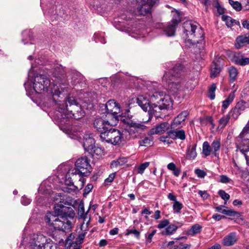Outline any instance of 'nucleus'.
Returning <instances> with one entry per match:
<instances>
[{
  "label": "nucleus",
  "instance_id": "obj_1",
  "mask_svg": "<svg viewBox=\"0 0 249 249\" xmlns=\"http://www.w3.org/2000/svg\"><path fill=\"white\" fill-rule=\"evenodd\" d=\"M53 87L50 93L53 96L52 101L54 103L55 110L53 118L59 128L64 132L68 127L69 118L79 119L84 116V112L80 105L72 98L68 97L66 101H57L62 92L67 90L69 87L66 71L61 66H56L53 71Z\"/></svg>",
  "mask_w": 249,
  "mask_h": 249
},
{
  "label": "nucleus",
  "instance_id": "obj_2",
  "mask_svg": "<svg viewBox=\"0 0 249 249\" xmlns=\"http://www.w3.org/2000/svg\"><path fill=\"white\" fill-rule=\"evenodd\" d=\"M56 203L54 206V213L48 212L45 216V222L54 229L67 232L72 227L71 220L75 217V213L71 207L68 206L71 203L63 199Z\"/></svg>",
  "mask_w": 249,
  "mask_h": 249
},
{
  "label": "nucleus",
  "instance_id": "obj_3",
  "mask_svg": "<svg viewBox=\"0 0 249 249\" xmlns=\"http://www.w3.org/2000/svg\"><path fill=\"white\" fill-rule=\"evenodd\" d=\"M51 85V81L47 76L44 74H36L33 78L29 76L28 81L24 83L27 94L30 95L34 92L41 93L48 91Z\"/></svg>",
  "mask_w": 249,
  "mask_h": 249
},
{
  "label": "nucleus",
  "instance_id": "obj_4",
  "mask_svg": "<svg viewBox=\"0 0 249 249\" xmlns=\"http://www.w3.org/2000/svg\"><path fill=\"white\" fill-rule=\"evenodd\" d=\"M184 33L193 44L202 43L204 40V33L199 25L192 21L184 22Z\"/></svg>",
  "mask_w": 249,
  "mask_h": 249
},
{
  "label": "nucleus",
  "instance_id": "obj_5",
  "mask_svg": "<svg viewBox=\"0 0 249 249\" xmlns=\"http://www.w3.org/2000/svg\"><path fill=\"white\" fill-rule=\"evenodd\" d=\"M121 121L126 124L125 130L128 133L129 138L132 139L138 138L141 136L146 129L144 124L148 122L135 121L127 118H123Z\"/></svg>",
  "mask_w": 249,
  "mask_h": 249
},
{
  "label": "nucleus",
  "instance_id": "obj_6",
  "mask_svg": "<svg viewBox=\"0 0 249 249\" xmlns=\"http://www.w3.org/2000/svg\"><path fill=\"white\" fill-rule=\"evenodd\" d=\"M75 168L71 171V174L79 175L81 178L89 175L91 171L89 160L86 157L78 159L75 163Z\"/></svg>",
  "mask_w": 249,
  "mask_h": 249
},
{
  "label": "nucleus",
  "instance_id": "obj_7",
  "mask_svg": "<svg viewBox=\"0 0 249 249\" xmlns=\"http://www.w3.org/2000/svg\"><path fill=\"white\" fill-rule=\"evenodd\" d=\"M101 139L103 142L118 145L123 141V133L119 130L111 127L107 131L102 134Z\"/></svg>",
  "mask_w": 249,
  "mask_h": 249
},
{
  "label": "nucleus",
  "instance_id": "obj_8",
  "mask_svg": "<svg viewBox=\"0 0 249 249\" xmlns=\"http://www.w3.org/2000/svg\"><path fill=\"white\" fill-rule=\"evenodd\" d=\"M183 69V66L180 64H176L173 68L168 72H165L163 75V79L169 84L171 88H174L177 90L180 89V85L178 82L173 81L176 76V74L180 73Z\"/></svg>",
  "mask_w": 249,
  "mask_h": 249
},
{
  "label": "nucleus",
  "instance_id": "obj_9",
  "mask_svg": "<svg viewBox=\"0 0 249 249\" xmlns=\"http://www.w3.org/2000/svg\"><path fill=\"white\" fill-rule=\"evenodd\" d=\"M83 146L86 151L91 154L100 155L103 152L102 149L95 145V140L91 133L85 134Z\"/></svg>",
  "mask_w": 249,
  "mask_h": 249
},
{
  "label": "nucleus",
  "instance_id": "obj_10",
  "mask_svg": "<svg viewBox=\"0 0 249 249\" xmlns=\"http://www.w3.org/2000/svg\"><path fill=\"white\" fill-rule=\"evenodd\" d=\"M50 238L41 234H33L29 242L30 249H45Z\"/></svg>",
  "mask_w": 249,
  "mask_h": 249
},
{
  "label": "nucleus",
  "instance_id": "obj_11",
  "mask_svg": "<svg viewBox=\"0 0 249 249\" xmlns=\"http://www.w3.org/2000/svg\"><path fill=\"white\" fill-rule=\"evenodd\" d=\"M107 114H110L115 120H120L123 119V117L118 114L120 113L121 108L120 105L114 100H109L105 106Z\"/></svg>",
  "mask_w": 249,
  "mask_h": 249
},
{
  "label": "nucleus",
  "instance_id": "obj_12",
  "mask_svg": "<svg viewBox=\"0 0 249 249\" xmlns=\"http://www.w3.org/2000/svg\"><path fill=\"white\" fill-rule=\"evenodd\" d=\"M186 240V237H181L176 239L175 241L168 242L166 246L168 249H190L191 245L184 243Z\"/></svg>",
  "mask_w": 249,
  "mask_h": 249
},
{
  "label": "nucleus",
  "instance_id": "obj_13",
  "mask_svg": "<svg viewBox=\"0 0 249 249\" xmlns=\"http://www.w3.org/2000/svg\"><path fill=\"white\" fill-rule=\"evenodd\" d=\"M93 125L94 128L100 132V137L103 133L107 131L112 126L108 121L105 120L102 118H96L94 121Z\"/></svg>",
  "mask_w": 249,
  "mask_h": 249
},
{
  "label": "nucleus",
  "instance_id": "obj_14",
  "mask_svg": "<svg viewBox=\"0 0 249 249\" xmlns=\"http://www.w3.org/2000/svg\"><path fill=\"white\" fill-rule=\"evenodd\" d=\"M240 138L239 136L237 138L236 145L237 149L245 156L246 161L248 162L249 157L246 152L249 151V139Z\"/></svg>",
  "mask_w": 249,
  "mask_h": 249
},
{
  "label": "nucleus",
  "instance_id": "obj_15",
  "mask_svg": "<svg viewBox=\"0 0 249 249\" xmlns=\"http://www.w3.org/2000/svg\"><path fill=\"white\" fill-rule=\"evenodd\" d=\"M180 21V18L178 15L174 17L171 22L169 23L164 29V34L168 36H174L175 34L176 26Z\"/></svg>",
  "mask_w": 249,
  "mask_h": 249
},
{
  "label": "nucleus",
  "instance_id": "obj_16",
  "mask_svg": "<svg viewBox=\"0 0 249 249\" xmlns=\"http://www.w3.org/2000/svg\"><path fill=\"white\" fill-rule=\"evenodd\" d=\"M163 109H165L163 108L160 104H151L148 110L149 118L147 121H150L153 115L156 118L161 117L160 111Z\"/></svg>",
  "mask_w": 249,
  "mask_h": 249
},
{
  "label": "nucleus",
  "instance_id": "obj_17",
  "mask_svg": "<svg viewBox=\"0 0 249 249\" xmlns=\"http://www.w3.org/2000/svg\"><path fill=\"white\" fill-rule=\"evenodd\" d=\"M85 179L83 178H80L79 181L81 182L80 189H81L85 183ZM79 190V188L74 185L73 183L70 182V183H66L65 186L63 187V191L65 192L68 193H76Z\"/></svg>",
  "mask_w": 249,
  "mask_h": 249
},
{
  "label": "nucleus",
  "instance_id": "obj_18",
  "mask_svg": "<svg viewBox=\"0 0 249 249\" xmlns=\"http://www.w3.org/2000/svg\"><path fill=\"white\" fill-rule=\"evenodd\" d=\"M188 115V112L187 111H182L178 114L177 117L175 118L173 122L171 124V128L174 129L177 127H179L181 123L185 120Z\"/></svg>",
  "mask_w": 249,
  "mask_h": 249
},
{
  "label": "nucleus",
  "instance_id": "obj_19",
  "mask_svg": "<svg viewBox=\"0 0 249 249\" xmlns=\"http://www.w3.org/2000/svg\"><path fill=\"white\" fill-rule=\"evenodd\" d=\"M171 127V124L167 122L161 123L151 129L152 134H162L168 130Z\"/></svg>",
  "mask_w": 249,
  "mask_h": 249
},
{
  "label": "nucleus",
  "instance_id": "obj_20",
  "mask_svg": "<svg viewBox=\"0 0 249 249\" xmlns=\"http://www.w3.org/2000/svg\"><path fill=\"white\" fill-rule=\"evenodd\" d=\"M150 101L143 95H140L137 98V103L144 111H148L150 106Z\"/></svg>",
  "mask_w": 249,
  "mask_h": 249
},
{
  "label": "nucleus",
  "instance_id": "obj_21",
  "mask_svg": "<svg viewBox=\"0 0 249 249\" xmlns=\"http://www.w3.org/2000/svg\"><path fill=\"white\" fill-rule=\"evenodd\" d=\"M249 44V34L241 35L236 39L235 46L236 48L239 49L245 45Z\"/></svg>",
  "mask_w": 249,
  "mask_h": 249
},
{
  "label": "nucleus",
  "instance_id": "obj_22",
  "mask_svg": "<svg viewBox=\"0 0 249 249\" xmlns=\"http://www.w3.org/2000/svg\"><path fill=\"white\" fill-rule=\"evenodd\" d=\"M151 9L152 8L145 2L137 7L136 14L138 15H145L150 13Z\"/></svg>",
  "mask_w": 249,
  "mask_h": 249
},
{
  "label": "nucleus",
  "instance_id": "obj_23",
  "mask_svg": "<svg viewBox=\"0 0 249 249\" xmlns=\"http://www.w3.org/2000/svg\"><path fill=\"white\" fill-rule=\"evenodd\" d=\"M167 135L172 139H176L177 138L181 140H184L186 138L185 132L183 130H179L178 131L170 130L167 132Z\"/></svg>",
  "mask_w": 249,
  "mask_h": 249
},
{
  "label": "nucleus",
  "instance_id": "obj_24",
  "mask_svg": "<svg viewBox=\"0 0 249 249\" xmlns=\"http://www.w3.org/2000/svg\"><path fill=\"white\" fill-rule=\"evenodd\" d=\"M237 238L235 232H231L225 236L223 239V243L225 246H231L235 244Z\"/></svg>",
  "mask_w": 249,
  "mask_h": 249
},
{
  "label": "nucleus",
  "instance_id": "obj_25",
  "mask_svg": "<svg viewBox=\"0 0 249 249\" xmlns=\"http://www.w3.org/2000/svg\"><path fill=\"white\" fill-rule=\"evenodd\" d=\"M85 232H82L79 234L76 237L75 241L72 242L70 246V249H73V248L74 249L78 248L80 249L81 247V244L82 243L85 238Z\"/></svg>",
  "mask_w": 249,
  "mask_h": 249
},
{
  "label": "nucleus",
  "instance_id": "obj_26",
  "mask_svg": "<svg viewBox=\"0 0 249 249\" xmlns=\"http://www.w3.org/2000/svg\"><path fill=\"white\" fill-rule=\"evenodd\" d=\"M215 209L216 211L228 216H234L238 214L237 212L232 210H229L227 207L223 206L216 207Z\"/></svg>",
  "mask_w": 249,
  "mask_h": 249
},
{
  "label": "nucleus",
  "instance_id": "obj_27",
  "mask_svg": "<svg viewBox=\"0 0 249 249\" xmlns=\"http://www.w3.org/2000/svg\"><path fill=\"white\" fill-rule=\"evenodd\" d=\"M212 154L214 156H217V152L220 150L221 146V140L220 138H216L211 144Z\"/></svg>",
  "mask_w": 249,
  "mask_h": 249
},
{
  "label": "nucleus",
  "instance_id": "obj_28",
  "mask_svg": "<svg viewBox=\"0 0 249 249\" xmlns=\"http://www.w3.org/2000/svg\"><path fill=\"white\" fill-rule=\"evenodd\" d=\"M164 95L162 92H155L150 95V103L160 104Z\"/></svg>",
  "mask_w": 249,
  "mask_h": 249
},
{
  "label": "nucleus",
  "instance_id": "obj_29",
  "mask_svg": "<svg viewBox=\"0 0 249 249\" xmlns=\"http://www.w3.org/2000/svg\"><path fill=\"white\" fill-rule=\"evenodd\" d=\"M221 71L220 66L219 64L213 61L211 67V77L214 78L217 77Z\"/></svg>",
  "mask_w": 249,
  "mask_h": 249
},
{
  "label": "nucleus",
  "instance_id": "obj_30",
  "mask_svg": "<svg viewBox=\"0 0 249 249\" xmlns=\"http://www.w3.org/2000/svg\"><path fill=\"white\" fill-rule=\"evenodd\" d=\"M222 18L223 20L225 21L226 23V25L228 27H231L233 25H237L239 26L240 22L239 21L232 19L231 17H229L226 15H223L222 16Z\"/></svg>",
  "mask_w": 249,
  "mask_h": 249
},
{
  "label": "nucleus",
  "instance_id": "obj_31",
  "mask_svg": "<svg viewBox=\"0 0 249 249\" xmlns=\"http://www.w3.org/2000/svg\"><path fill=\"white\" fill-rule=\"evenodd\" d=\"M202 228V226L199 224H195L192 226L190 229L187 231V234L188 235L194 236L200 232Z\"/></svg>",
  "mask_w": 249,
  "mask_h": 249
},
{
  "label": "nucleus",
  "instance_id": "obj_32",
  "mask_svg": "<svg viewBox=\"0 0 249 249\" xmlns=\"http://www.w3.org/2000/svg\"><path fill=\"white\" fill-rule=\"evenodd\" d=\"M180 227V225H176L175 224H171L168 225L167 227L165 228L164 231H162V233L163 234L165 235H171L173 234L178 229V228Z\"/></svg>",
  "mask_w": 249,
  "mask_h": 249
},
{
  "label": "nucleus",
  "instance_id": "obj_33",
  "mask_svg": "<svg viewBox=\"0 0 249 249\" xmlns=\"http://www.w3.org/2000/svg\"><path fill=\"white\" fill-rule=\"evenodd\" d=\"M127 162L125 158H121L116 160H113L110 164L111 168H117V167L123 165Z\"/></svg>",
  "mask_w": 249,
  "mask_h": 249
},
{
  "label": "nucleus",
  "instance_id": "obj_34",
  "mask_svg": "<svg viewBox=\"0 0 249 249\" xmlns=\"http://www.w3.org/2000/svg\"><path fill=\"white\" fill-rule=\"evenodd\" d=\"M228 72L230 80L232 82L234 81L238 74L237 69L234 67H230L228 68Z\"/></svg>",
  "mask_w": 249,
  "mask_h": 249
},
{
  "label": "nucleus",
  "instance_id": "obj_35",
  "mask_svg": "<svg viewBox=\"0 0 249 249\" xmlns=\"http://www.w3.org/2000/svg\"><path fill=\"white\" fill-rule=\"evenodd\" d=\"M171 101L170 97L164 94L162 97V99L160 101V105L165 109H167L170 106Z\"/></svg>",
  "mask_w": 249,
  "mask_h": 249
},
{
  "label": "nucleus",
  "instance_id": "obj_36",
  "mask_svg": "<svg viewBox=\"0 0 249 249\" xmlns=\"http://www.w3.org/2000/svg\"><path fill=\"white\" fill-rule=\"evenodd\" d=\"M240 114L241 113L239 111L236 110L234 108L231 109L228 114L231 123H233L236 120Z\"/></svg>",
  "mask_w": 249,
  "mask_h": 249
},
{
  "label": "nucleus",
  "instance_id": "obj_37",
  "mask_svg": "<svg viewBox=\"0 0 249 249\" xmlns=\"http://www.w3.org/2000/svg\"><path fill=\"white\" fill-rule=\"evenodd\" d=\"M235 62L238 65L245 66L249 64V57H245L241 55L240 57H236L235 58Z\"/></svg>",
  "mask_w": 249,
  "mask_h": 249
},
{
  "label": "nucleus",
  "instance_id": "obj_38",
  "mask_svg": "<svg viewBox=\"0 0 249 249\" xmlns=\"http://www.w3.org/2000/svg\"><path fill=\"white\" fill-rule=\"evenodd\" d=\"M203 154L206 156H209L212 153L211 146L210 145L208 142H205L203 143L202 146Z\"/></svg>",
  "mask_w": 249,
  "mask_h": 249
},
{
  "label": "nucleus",
  "instance_id": "obj_39",
  "mask_svg": "<svg viewBox=\"0 0 249 249\" xmlns=\"http://www.w3.org/2000/svg\"><path fill=\"white\" fill-rule=\"evenodd\" d=\"M196 148V144L194 145L191 148H190V146L188 148L187 152V156L188 158L190 159H194L196 157L197 153Z\"/></svg>",
  "mask_w": 249,
  "mask_h": 249
},
{
  "label": "nucleus",
  "instance_id": "obj_40",
  "mask_svg": "<svg viewBox=\"0 0 249 249\" xmlns=\"http://www.w3.org/2000/svg\"><path fill=\"white\" fill-rule=\"evenodd\" d=\"M234 98V93H231L229 94L228 98L222 102V107L225 109L233 101Z\"/></svg>",
  "mask_w": 249,
  "mask_h": 249
},
{
  "label": "nucleus",
  "instance_id": "obj_41",
  "mask_svg": "<svg viewBox=\"0 0 249 249\" xmlns=\"http://www.w3.org/2000/svg\"><path fill=\"white\" fill-rule=\"evenodd\" d=\"M140 145L142 146H150L153 145V141L151 138L145 137L139 142Z\"/></svg>",
  "mask_w": 249,
  "mask_h": 249
},
{
  "label": "nucleus",
  "instance_id": "obj_42",
  "mask_svg": "<svg viewBox=\"0 0 249 249\" xmlns=\"http://www.w3.org/2000/svg\"><path fill=\"white\" fill-rule=\"evenodd\" d=\"M71 79L73 84L76 85L82 79V76L80 73L75 71L72 74Z\"/></svg>",
  "mask_w": 249,
  "mask_h": 249
},
{
  "label": "nucleus",
  "instance_id": "obj_43",
  "mask_svg": "<svg viewBox=\"0 0 249 249\" xmlns=\"http://www.w3.org/2000/svg\"><path fill=\"white\" fill-rule=\"evenodd\" d=\"M230 120H231V119L228 114L223 116L219 120V126L222 128L225 127Z\"/></svg>",
  "mask_w": 249,
  "mask_h": 249
},
{
  "label": "nucleus",
  "instance_id": "obj_44",
  "mask_svg": "<svg viewBox=\"0 0 249 249\" xmlns=\"http://www.w3.org/2000/svg\"><path fill=\"white\" fill-rule=\"evenodd\" d=\"M230 4L237 11H240L242 10V6L240 2L233 0H229Z\"/></svg>",
  "mask_w": 249,
  "mask_h": 249
},
{
  "label": "nucleus",
  "instance_id": "obj_45",
  "mask_svg": "<svg viewBox=\"0 0 249 249\" xmlns=\"http://www.w3.org/2000/svg\"><path fill=\"white\" fill-rule=\"evenodd\" d=\"M216 89V86L214 83L212 84L209 89L208 96L211 100H213L215 98V91Z\"/></svg>",
  "mask_w": 249,
  "mask_h": 249
},
{
  "label": "nucleus",
  "instance_id": "obj_46",
  "mask_svg": "<svg viewBox=\"0 0 249 249\" xmlns=\"http://www.w3.org/2000/svg\"><path fill=\"white\" fill-rule=\"evenodd\" d=\"M218 195L220 196V197L223 199L224 201V204H226L227 203V201L230 199V196L227 194L225 191L222 190H220L218 192Z\"/></svg>",
  "mask_w": 249,
  "mask_h": 249
},
{
  "label": "nucleus",
  "instance_id": "obj_47",
  "mask_svg": "<svg viewBox=\"0 0 249 249\" xmlns=\"http://www.w3.org/2000/svg\"><path fill=\"white\" fill-rule=\"evenodd\" d=\"M183 208L182 204L178 201H175L173 205V209L175 213H180V210Z\"/></svg>",
  "mask_w": 249,
  "mask_h": 249
},
{
  "label": "nucleus",
  "instance_id": "obj_48",
  "mask_svg": "<svg viewBox=\"0 0 249 249\" xmlns=\"http://www.w3.org/2000/svg\"><path fill=\"white\" fill-rule=\"evenodd\" d=\"M149 162H145L140 165L138 168V173L140 174L143 173L145 169L149 165Z\"/></svg>",
  "mask_w": 249,
  "mask_h": 249
},
{
  "label": "nucleus",
  "instance_id": "obj_49",
  "mask_svg": "<svg viewBox=\"0 0 249 249\" xmlns=\"http://www.w3.org/2000/svg\"><path fill=\"white\" fill-rule=\"evenodd\" d=\"M45 249H60V248L57 244L53 243L50 239V242H47Z\"/></svg>",
  "mask_w": 249,
  "mask_h": 249
},
{
  "label": "nucleus",
  "instance_id": "obj_50",
  "mask_svg": "<svg viewBox=\"0 0 249 249\" xmlns=\"http://www.w3.org/2000/svg\"><path fill=\"white\" fill-rule=\"evenodd\" d=\"M249 133V121L246 125V126L243 128L242 132L239 134V137L240 138H242L245 137L246 134Z\"/></svg>",
  "mask_w": 249,
  "mask_h": 249
},
{
  "label": "nucleus",
  "instance_id": "obj_51",
  "mask_svg": "<svg viewBox=\"0 0 249 249\" xmlns=\"http://www.w3.org/2000/svg\"><path fill=\"white\" fill-rule=\"evenodd\" d=\"M236 110L239 111V112L241 114L245 109L246 107L245 106L244 104L242 102H238L235 107H234Z\"/></svg>",
  "mask_w": 249,
  "mask_h": 249
},
{
  "label": "nucleus",
  "instance_id": "obj_52",
  "mask_svg": "<svg viewBox=\"0 0 249 249\" xmlns=\"http://www.w3.org/2000/svg\"><path fill=\"white\" fill-rule=\"evenodd\" d=\"M169 224V221L168 219H163L160 221L159 224L157 226L159 229H163L166 227Z\"/></svg>",
  "mask_w": 249,
  "mask_h": 249
},
{
  "label": "nucleus",
  "instance_id": "obj_53",
  "mask_svg": "<svg viewBox=\"0 0 249 249\" xmlns=\"http://www.w3.org/2000/svg\"><path fill=\"white\" fill-rule=\"evenodd\" d=\"M126 232V235L133 234L138 238L140 237V232L135 229H127Z\"/></svg>",
  "mask_w": 249,
  "mask_h": 249
},
{
  "label": "nucleus",
  "instance_id": "obj_54",
  "mask_svg": "<svg viewBox=\"0 0 249 249\" xmlns=\"http://www.w3.org/2000/svg\"><path fill=\"white\" fill-rule=\"evenodd\" d=\"M22 35L23 38L22 41L24 44H26L27 42L25 41L24 37H26V36H28L27 38L30 39L32 37L31 32L30 30H25L22 33Z\"/></svg>",
  "mask_w": 249,
  "mask_h": 249
},
{
  "label": "nucleus",
  "instance_id": "obj_55",
  "mask_svg": "<svg viewBox=\"0 0 249 249\" xmlns=\"http://www.w3.org/2000/svg\"><path fill=\"white\" fill-rule=\"evenodd\" d=\"M195 172L197 177L200 178H204L206 175V172L199 169H196Z\"/></svg>",
  "mask_w": 249,
  "mask_h": 249
},
{
  "label": "nucleus",
  "instance_id": "obj_56",
  "mask_svg": "<svg viewBox=\"0 0 249 249\" xmlns=\"http://www.w3.org/2000/svg\"><path fill=\"white\" fill-rule=\"evenodd\" d=\"M116 173L110 174L108 177L106 178L105 180V183L107 185L108 183H111L113 181L115 177Z\"/></svg>",
  "mask_w": 249,
  "mask_h": 249
},
{
  "label": "nucleus",
  "instance_id": "obj_57",
  "mask_svg": "<svg viewBox=\"0 0 249 249\" xmlns=\"http://www.w3.org/2000/svg\"><path fill=\"white\" fill-rule=\"evenodd\" d=\"M198 194L203 199H207L209 196V195L205 191L199 190L198 192Z\"/></svg>",
  "mask_w": 249,
  "mask_h": 249
},
{
  "label": "nucleus",
  "instance_id": "obj_58",
  "mask_svg": "<svg viewBox=\"0 0 249 249\" xmlns=\"http://www.w3.org/2000/svg\"><path fill=\"white\" fill-rule=\"evenodd\" d=\"M30 199L27 198L25 196H22L21 199V203L22 205L26 206L31 203Z\"/></svg>",
  "mask_w": 249,
  "mask_h": 249
},
{
  "label": "nucleus",
  "instance_id": "obj_59",
  "mask_svg": "<svg viewBox=\"0 0 249 249\" xmlns=\"http://www.w3.org/2000/svg\"><path fill=\"white\" fill-rule=\"evenodd\" d=\"M216 5H215V8H216L217 9V12L218 13V14L219 15H221V14H222L224 13V9L223 8H222L220 5V4H219V3L217 1V0H216Z\"/></svg>",
  "mask_w": 249,
  "mask_h": 249
},
{
  "label": "nucleus",
  "instance_id": "obj_60",
  "mask_svg": "<svg viewBox=\"0 0 249 249\" xmlns=\"http://www.w3.org/2000/svg\"><path fill=\"white\" fill-rule=\"evenodd\" d=\"M220 182L223 183H227L230 182V179L225 175H221L220 177Z\"/></svg>",
  "mask_w": 249,
  "mask_h": 249
},
{
  "label": "nucleus",
  "instance_id": "obj_61",
  "mask_svg": "<svg viewBox=\"0 0 249 249\" xmlns=\"http://www.w3.org/2000/svg\"><path fill=\"white\" fill-rule=\"evenodd\" d=\"M93 185L91 184H88L84 189V195L88 194L92 190Z\"/></svg>",
  "mask_w": 249,
  "mask_h": 249
},
{
  "label": "nucleus",
  "instance_id": "obj_62",
  "mask_svg": "<svg viewBox=\"0 0 249 249\" xmlns=\"http://www.w3.org/2000/svg\"><path fill=\"white\" fill-rule=\"evenodd\" d=\"M146 2L152 8L153 6L159 3V0H147Z\"/></svg>",
  "mask_w": 249,
  "mask_h": 249
},
{
  "label": "nucleus",
  "instance_id": "obj_63",
  "mask_svg": "<svg viewBox=\"0 0 249 249\" xmlns=\"http://www.w3.org/2000/svg\"><path fill=\"white\" fill-rule=\"evenodd\" d=\"M75 233H71L67 239V243H69L71 245L72 242V240L75 238Z\"/></svg>",
  "mask_w": 249,
  "mask_h": 249
},
{
  "label": "nucleus",
  "instance_id": "obj_64",
  "mask_svg": "<svg viewBox=\"0 0 249 249\" xmlns=\"http://www.w3.org/2000/svg\"><path fill=\"white\" fill-rule=\"evenodd\" d=\"M157 231L156 230H153L151 233H150L147 237V241L149 243H150L152 241V239L153 237V236L156 233Z\"/></svg>",
  "mask_w": 249,
  "mask_h": 249
}]
</instances>
